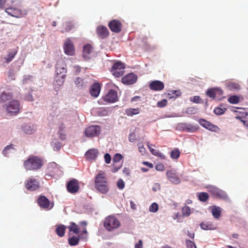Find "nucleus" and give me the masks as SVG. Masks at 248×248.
Segmentation results:
<instances>
[{"instance_id":"obj_1","label":"nucleus","mask_w":248,"mask_h":248,"mask_svg":"<svg viewBox=\"0 0 248 248\" xmlns=\"http://www.w3.org/2000/svg\"><path fill=\"white\" fill-rule=\"evenodd\" d=\"M94 186L100 193L106 194L109 191L108 183L105 173L100 170L94 178Z\"/></svg>"},{"instance_id":"obj_2","label":"nucleus","mask_w":248,"mask_h":248,"mask_svg":"<svg viewBox=\"0 0 248 248\" xmlns=\"http://www.w3.org/2000/svg\"><path fill=\"white\" fill-rule=\"evenodd\" d=\"M67 72L66 63L62 59H59L56 65V79L58 85H62L64 81Z\"/></svg>"},{"instance_id":"obj_3","label":"nucleus","mask_w":248,"mask_h":248,"mask_svg":"<svg viewBox=\"0 0 248 248\" xmlns=\"http://www.w3.org/2000/svg\"><path fill=\"white\" fill-rule=\"evenodd\" d=\"M43 164V161L40 158L32 156L24 161V166L27 170H37L41 168Z\"/></svg>"},{"instance_id":"obj_4","label":"nucleus","mask_w":248,"mask_h":248,"mask_svg":"<svg viewBox=\"0 0 248 248\" xmlns=\"http://www.w3.org/2000/svg\"><path fill=\"white\" fill-rule=\"evenodd\" d=\"M120 226V222L119 220L115 216L112 215L107 217L104 222V227L108 231L117 229Z\"/></svg>"},{"instance_id":"obj_5","label":"nucleus","mask_w":248,"mask_h":248,"mask_svg":"<svg viewBox=\"0 0 248 248\" xmlns=\"http://www.w3.org/2000/svg\"><path fill=\"white\" fill-rule=\"evenodd\" d=\"M5 108L8 113L14 115L19 112L21 106L19 101L13 99L5 105Z\"/></svg>"},{"instance_id":"obj_6","label":"nucleus","mask_w":248,"mask_h":248,"mask_svg":"<svg viewBox=\"0 0 248 248\" xmlns=\"http://www.w3.org/2000/svg\"><path fill=\"white\" fill-rule=\"evenodd\" d=\"M101 129L99 125H92L87 127L84 131L86 137L93 138L97 137L101 133Z\"/></svg>"},{"instance_id":"obj_7","label":"nucleus","mask_w":248,"mask_h":248,"mask_svg":"<svg viewBox=\"0 0 248 248\" xmlns=\"http://www.w3.org/2000/svg\"><path fill=\"white\" fill-rule=\"evenodd\" d=\"M124 69V64L121 62H118L114 64L112 67L111 72L114 77L119 78L123 75Z\"/></svg>"},{"instance_id":"obj_8","label":"nucleus","mask_w":248,"mask_h":248,"mask_svg":"<svg viewBox=\"0 0 248 248\" xmlns=\"http://www.w3.org/2000/svg\"><path fill=\"white\" fill-rule=\"evenodd\" d=\"M24 186L27 190L33 191L39 188L40 183L39 181L34 178L30 177L25 181Z\"/></svg>"},{"instance_id":"obj_9","label":"nucleus","mask_w":248,"mask_h":248,"mask_svg":"<svg viewBox=\"0 0 248 248\" xmlns=\"http://www.w3.org/2000/svg\"><path fill=\"white\" fill-rule=\"evenodd\" d=\"M5 11L9 15L16 18H21L27 14V12L26 10L22 11L19 8L12 7L6 8Z\"/></svg>"},{"instance_id":"obj_10","label":"nucleus","mask_w":248,"mask_h":248,"mask_svg":"<svg viewBox=\"0 0 248 248\" xmlns=\"http://www.w3.org/2000/svg\"><path fill=\"white\" fill-rule=\"evenodd\" d=\"M101 99L107 103H115L118 100L117 93L114 90H110L106 94L102 96Z\"/></svg>"},{"instance_id":"obj_11","label":"nucleus","mask_w":248,"mask_h":248,"mask_svg":"<svg viewBox=\"0 0 248 248\" xmlns=\"http://www.w3.org/2000/svg\"><path fill=\"white\" fill-rule=\"evenodd\" d=\"M247 110L244 108H237L236 109H233V117L237 121L241 123L246 119L248 115Z\"/></svg>"},{"instance_id":"obj_12","label":"nucleus","mask_w":248,"mask_h":248,"mask_svg":"<svg viewBox=\"0 0 248 248\" xmlns=\"http://www.w3.org/2000/svg\"><path fill=\"white\" fill-rule=\"evenodd\" d=\"M37 203L41 208L44 209L50 210L53 206V204L51 203L46 197L42 195L40 196L38 198Z\"/></svg>"},{"instance_id":"obj_13","label":"nucleus","mask_w":248,"mask_h":248,"mask_svg":"<svg viewBox=\"0 0 248 248\" xmlns=\"http://www.w3.org/2000/svg\"><path fill=\"white\" fill-rule=\"evenodd\" d=\"M66 187L67 191L70 193H76L79 189V183L76 179L71 180L67 183Z\"/></svg>"},{"instance_id":"obj_14","label":"nucleus","mask_w":248,"mask_h":248,"mask_svg":"<svg viewBox=\"0 0 248 248\" xmlns=\"http://www.w3.org/2000/svg\"><path fill=\"white\" fill-rule=\"evenodd\" d=\"M210 192L216 198L222 200H226L227 199L228 197L226 193L217 187H212L210 190Z\"/></svg>"},{"instance_id":"obj_15","label":"nucleus","mask_w":248,"mask_h":248,"mask_svg":"<svg viewBox=\"0 0 248 248\" xmlns=\"http://www.w3.org/2000/svg\"><path fill=\"white\" fill-rule=\"evenodd\" d=\"M110 30L114 32L119 33L122 30V24L120 21L118 20H112L108 23Z\"/></svg>"},{"instance_id":"obj_16","label":"nucleus","mask_w":248,"mask_h":248,"mask_svg":"<svg viewBox=\"0 0 248 248\" xmlns=\"http://www.w3.org/2000/svg\"><path fill=\"white\" fill-rule=\"evenodd\" d=\"M63 48L65 53L67 55L72 56L74 54V46L73 43L69 38H68L65 40L63 46Z\"/></svg>"},{"instance_id":"obj_17","label":"nucleus","mask_w":248,"mask_h":248,"mask_svg":"<svg viewBox=\"0 0 248 248\" xmlns=\"http://www.w3.org/2000/svg\"><path fill=\"white\" fill-rule=\"evenodd\" d=\"M178 126L180 129L187 132H194L199 129L198 125L187 123L180 124Z\"/></svg>"},{"instance_id":"obj_18","label":"nucleus","mask_w":248,"mask_h":248,"mask_svg":"<svg viewBox=\"0 0 248 248\" xmlns=\"http://www.w3.org/2000/svg\"><path fill=\"white\" fill-rule=\"evenodd\" d=\"M137 80V76L133 73H129L124 76L122 78V82L124 84L131 85L136 82Z\"/></svg>"},{"instance_id":"obj_19","label":"nucleus","mask_w":248,"mask_h":248,"mask_svg":"<svg viewBox=\"0 0 248 248\" xmlns=\"http://www.w3.org/2000/svg\"><path fill=\"white\" fill-rule=\"evenodd\" d=\"M166 175L168 180L173 184H178L180 182V179L177 175L175 171L174 170H170L167 171Z\"/></svg>"},{"instance_id":"obj_20","label":"nucleus","mask_w":248,"mask_h":248,"mask_svg":"<svg viewBox=\"0 0 248 248\" xmlns=\"http://www.w3.org/2000/svg\"><path fill=\"white\" fill-rule=\"evenodd\" d=\"M199 123L202 127L209 130L217 131L218 129V127L217 126L214 125L205 119H199Z\"/></svg>"},{"instance_id":"obj_21","label":"nucleus","mask_w":248,"mask_h":248,"mask_svg":"<svg viewBox=\"0 0 248 248\" xmlns=\"http://www.w3.org/2000/svg\"><path fill=\"white\" fill-rule=\"evenodd\" d=\"M149 88L151 90L155 91H160L164 89V83L159 80H154L149 84Z\"/></svg>"},{"instance_id":"obj_22","label":"nucleus","mask_w":248,"mask_h":248,"mask_svg":"<svg viewBox=\"0 0 248 248\" xmlns=\"http://www.w3.org/2000/svg\"><path fill=\"white\" fill-rule=\"evenodd\" d=\"M206 95L216 100H220V98L217 96V94H222V91L218 88L209 89L206 91Z\"/></svg>"},{"instance_id":"obj_23","label":"nucleus","mask_w":248,"mask_h":248,"mask_svg":"<svg viewBox=\"0 0 248 248\" xmlns=\"http://www.w3.org/2000/svg\"><path fill=\"white\" fill-rule=\"evenodd\" d=\"M98 36L101 39L107 37L109 35V31L107 28L103 26H100L96 29Z\"/></svg>"},{"instance_id":"obj_24","label":"nucleus","mask_w":248,"mask_h":248,"mask_svg":"<svg viewBox=\"0 0 248 248\" xmlns=\"http://www.w3.org/2000/svg\"><path fill=\"white\" fill-rule=\"evenodd\" d=\"M101 90V86L98 83H93L91 87L90 92L91 95L94 97L98 96Z\"/></svg>"},{"instance_id":"obj_25","label":"nucleus","mask_w":248,"mask_h":248,"mask_svg":"<svg viewBox=\"0 0 248 248\" xmlns=\"http://www.w3.org/2000/svg\"><path fill=\"white\" fill-rule=\"evenodd\" d=\"M93 47L90 44H87L84 46L83 48V57L85 60H88L90 58V55L93 52Z\"/></svg>"},{"instance_id":"obj_26","label":"nucleus","mask_w":248,"mask_h":248,"mask_svg":"<svg viewBox=\"0 0 248 248\" xmlns=\"http://www.w3.org/2000/svg\"><path fill=\"white\" fill-rule=\"evenodd\" d=\"M67 228L69 230V235L71 234V232L75 234H78L79 233V228L75 222H71L70 225L67 227Z\"/></svg>"},{"instance_id":"obj_27","label":"nucleus","mask_w":248,"mask_h":248,"mask_svg":"<svg viewBox=\"0 0 248 248\" xmlns=\"http://www.w3.org/2000/svg\"><path fill=\"white\" fill-rule=\"evenodd\" d=\"M15 151V145L11 144L5 147L2 151V154L4 156H8L10 154L14 153Z\"/></svg>"},{"instance_id":"obj_28","label":"nucleus","mask_w":248,"mask_h":248,"mask_svg":"<svg viewBox=\"0 0 248 248\" xmlns=\"http://www.w3.org/2000/svg\"><path fill=\"white\" fill-rule=\"evenodd\" d=\"M98 155V151L97 149H93L89 150L86 153L87 158L90 160H94L96 159Z\"/></svg>"},{"instance_id":"obj_29","label":"nucleus","mask_w":248,"mask_h":248,"mask_svg":"<svg viewBox=\"0 0 248 248\" xmlns=\"http://www.w3.org/2000/svg\"><path fill=\"white\" fill-rule=\"evenodd\" d=\"M67 228V227L64 225L60 224L57 226L55 232L59 237H62L64 235L65 230Z\"/></svg>"},{"instance_id":"obj_30","label":"nucleus","mask_w":248,"mask_h":248,"mask_svg":"<svg viewBox=\"0 0 248 248\" xmlns=\"http://www.w3.org/2000/svg\"><path fill=\"white\" fill-rule=\"evenodd\" d=\"M13 98V94L11 93L3 92L0 94V103H4L11 100Z\"/></svg>"},{"instance_id":"obj_31","label":"nucleus","mask_w":248,"mask_h":248,"mask_svg":"<svg viewBox=\"0 0 248 248\" xmlns=\"http://www.w3.org/2000/svg\"><path fill=\"white\" fill-rule=\"evenodd\" d=\"M201 228L204 230H215L216 229L215 225L209 222H203L201 223Z\"/></svg>"},{"instance_id":"obj_32","label":"nucleus","mask_w":248,"mask_h":248,"mask_svg":"<svg viewBox=\"0 0 248 248\" xmlns=\"http://www.w3.org/2000/svg\"><path fill=\"white\" fill-rule=\"evenodd\" d=\"M211 210L212 214L215 218L218 219L219 218L221 215V209L220 207L213 206L211 207Z\"/></svg>"},{"instance_id":"obj_33","label":"nucleus","mask_w":248,"mask_h":248,"mask_svg":"<svg viewBox=\"0 0 248 248\" xmlns=\"http://www.w3.org/2000/svg\"><path fill=\"white\" fill-rule=\"evenodd\" d=\"M80 238L79 236H72L68 238L69 244L71 246H77L78 244Z\"/></svg>"},{"instance_id":"obj_34","label":"nucleus","mask_w":248,"mask_h":248,"mask_svg":"<svg viewBox=\"0 0 248 248\" xmlns=\"http://www.w3.org/2000/svg\"><path fill=\"white\" fill-rule=\"evenodd\" d=\"M140 112V109L139 108H129L125 110V114L128 116H133L134 115L139 114Z\"/></svg>"},{"instance_id":"obj_35","label":"nucleus","mask_w":248,"mask_h":248,"mask_svg":"<svg viewBox=\"0 0 248 248\" xmlns=\"http://www.w3.org/2000/svg\"><path fill=\"white\" fill-rule=\"evenodd\" d=\"M17 53L16 50L12 51L8 53L7 56L4 58L5 62L9 63L15 58Z\"/></svg>"},{"instance_id":"obj_36","label":"nucleus","mask_w":248,"mask_h":248,"mask_svg":"<svg viewBox=\"0 0 248 248\" xmlns=\"http://www.w3.org/2000/svg\"><path fill=\"white\" fill-rule=\"evenodd\" d=\"M209 198V195L206 192L198 193V199L201 202H206Z\"/></svg>"},{"instance_id":"obj_37","label":"nucleus","mask_w":248,"mask_h":248,"mask_svg":"<svg viewBox=\"0 0 248 248\" xmlns=\"http://www.w3.org/2000/svg\"><path fill=\"white\" fill-rule=\"evenodd\" d=\"M180 155V152L177 149L172 150L170 152V157L172 159H178Z\"/></svg>"},{"instance_id":"obj_38","label":"nucleus","mask_w":248,"mask_h":248,"mask_svg":"<svg viewBox=\"0 0 248 248\" xmlns=\"http://www.w3.org/2000/svg\"><path fill=\"white\" fill-rule=\"evenodd\" d=\"M151 153L154 155L158 156L161 159H164L165 158V155L162 154L161 152H160L158 150L153 149L152 150H151Z\"/></svg>"},{"instance_id":"obj_39","label":"nucleus","mask_w":248,"mask_h":248,"mask_svg":"<svg viewBox=\"0 0 248 248\" xmlns=\"http://www.w3.org/2000/svg\"><path fill=\"white\" fill-rule=\"evenodd\" d=\"M123 163H116L113 162V168L111 171L113 173H115L118 171L122 167Z\"/></svg>"},{"instance_id":"obj_40","label":"nucleus","mask_w":248,"mask_h":248,"mask_svg":"<svg viewBox=\"0 0 248 248\" xmlns=\"http://www.w3.org/2000/svg\"><path fill=\"white\" fill-rule=\"evenodd\" d=\"M123 158V156L120 154H116L113 157V162L116 163H123L121 162V160Z\"/></svg>"},{"instance_id":"obj_41","label":"nucleus","mask_w":248,"mask_h":248,"mask_svg":"<svg viewBox=\"0 0 248 248\" xmlns=\"http://www.w3.org/2000/svg\"><path fill=\"white\" fill-rule=\"evenodd\" d=\"M74 27V25L71 22H67L64 24V30L62 32H69Z\"/></svg>"},{"instance_id":"obj_42","label":"nucleus","mask_w":248,"mask_h":248,"mask_svg":"<svg viewBox=\"0 0 248 248\" xmlns=\"http://www.w3.org/2000/svg\"><path fill=\"white\" fill-rule=\"evenodd\" d=\"M226 108L217 107V108H216L214 109V112L216 114L221 115L224 113V112L226 111Z\"/></svg>"},{"instance_id":"obj_43","label":"nucleus","mask_w":248,"mask_h":248,"mask_svg":"<svg viewBox=\"0 0 248 248\" xmlns=\"http://www.w3.org/2000/svg\"><path fill=\"white\" fill-rule=\"evenodd\" d=\"M182 212L183 215L188 216L190 214V209L188 206H184L182 209Z\"/></svg>"},{"instance_id":"obj_44","label":"nucleus","mask_w":248,"mask_h":248,"mask_svg":"<svg viewBox=\"0 0 248 248\" xmlns=\"http://www.w3.org/2000/svg\"><path fill=\"white\" fill-rule=\"evenodd\" d=\"M158 209V206L156 203H153L149 207V211L153 213L157 212Z\"/></svg>"},{"instance_id":"obj_45","label":"nucleus","mask_w":248,"mask_h":248,"mask_svg":"<svg viewBox=\"0 0 248 248\" xmlns=\"http://www.w3.org/2000/svg\"><path fill=\"white\" fill-rule=\"evenodd\" d=\"M167 105V100L166 99H163L160 101H158L157 103V106L158 108H163Z\"/></svg>"},{"instance_id":"obj_46","label":"nucleus","mask_w":248,"mask_h":248,"mask_svg":"<svg viewBox=\"0 0 248 248\" xmlns=\"http://www.w3.org/2000/svg\"><path fill=\"white\" fill-rule=\"evenodd\" d=\"M58 135L59 138L61 140H64L66 139V134L64 130H58Z\"/></svg>"},{"instance_id":"obj_47","label":"nucleus","mask_w":248,"mask_h":248,"mask_svg":"<svg viewBox=\"0 0 248 248\" xmlns=\"http://www.w3.org/2000/svg\"><path fill=\"white\" fill-rule=\"evenodd\" d=\"M136 136L134 132H131L128 136L129 141L130 142H134L136 140Z\"/></svg>"},{"instance_id":"obj_48","label":"nucleus","mask_w":248,"mask_h":248,"mask_svg":"<svg viewBox=\"0 0 248 248\" xmlns=\"http://www.w3.org/2000/svg\"><path fill=\"white\" fill-rule=\"evenodd\" d=\"M117 186L120 189H122L124 187V183L122 179H119L117 183Z\"/></svg>"},{"instance_id":"obj_49","label":"nucleus","mask_w":248,"mask_h":248,"mask_svg":"<svg viewBox=\"0 0 248 248\" xmlns=\"http://www.w3.org/2000/svg\"><path fill=\"white\" fill-rule=\"evenodd\" d=\"M186 244L187 248H196L195 243L192 241L186 240Z\"/></svg>"},{"instance_id":"obj_50","label":"nucleus","mask_w":248,"mask_h":248,"mask_svg":"<svg viewBox=\"0 0 248 248\" xmlns=\"http://www.w3.org/2000/svg\"><path fill=\"white\" fill-rule=\"evenodd\" d=\"M138 146L139 147V151L140 153H141L142 155L145 153V149L144 147V146L142 143H139L138 144Z\"/></svg>"},{"instance_id":"obj_51","label":"nucleus","mask_w":248,"mask_h":248,"mask_svg":"<svg viewBox=\"0 0 248 248\" xmlns=\"http://www.w3.org/2000/svg\"><path fill=\"white\" fill-rule=\"evenodd\" d=\"M104 158H105V162L107 164H109L110 163L111 158L110 155L109 154H108V153L104 155Z\"/></svg>"},{"instance_id":"obj_52","label":"nucleus","mask_w":248,"mask_h":248,"mask_svg":"<svg viewBox=\"0 0 248 248\" xmlns=\"http://www.w3.org/2000/svg\"><path fill=\"white\" fill-rule=\"evenodd\" d=\"M155 169L158 171H163L165 170V167L162 164L160 163L155 166Z\"/></svg>"},{"instance_id":"obj_53","label":"nucleus","mask_w":248,"mask_h":248,"mask_svg":"<svg viewBox=\"0 0 248 248\" xmlns=\"http://www.w3.org/2000/svg\"><path fill=\"white\" fill-rule=\"evenodd\" d=\"M24 99L28 101H33V97L31 93H28L24 97Z\"/></svg>"},{"instance_id":"obj_54","label":"nucleus","mask_w":248,"mask_h":248,"mask_svg":"<svg viewBox=\"0 0 248 248\" xmlns=\"http://www.w3.org/2000/svg\"><path fill=\"white\" fill-rule=\"evenodd\" d=\"M240 99L243 100V97L233 95V104L238 103L240 101Z\"/></svg>"},{"instance_id":"obj_55","label":"nucleus","mask_w":248,"mask_h":248,"mask_svg":"<svg viewBox=\"0 0 248 248\" xmlns=\"http://www.w3.org/2000/svg\"><path fill=\"white\" fill-rule=\"evenodd\" d=\"M62 147V144L60 142H57L55 143V145L54 146V150L56 151H58Z\"/></svg>"},{"instance_id":"obj_56","label":"nucleus","mask_w":248,"mask_h":248,"mask_svg":"<svg viewBox=\"0 0 248 248\" xmlns=\"http://www.w3.org/2000/svg\"><path fill=\"white\" fill-rule=\"evenodd\" d=\"M201 98L199 96H194L192 99H191L193 102L199 103L201 100Z\"/></svg>"},{"instance_id":"obj_57","label":"nucleus","mask_w":248,"mask_h":248,"mask_svg":"<svg viewBox=\"0 0 248 248\" xmlns=\"http://www.w3.org/2000/svg\"><path fill=\"white\" fill-rule=\"evenodd\" d=\"M135 248H142V241L140 240L135 245Z\"/></svg>"},{"instance_id":"obj_58","label":"nucleus","mask_w":248,"mask_h":248,"mask_svg":"<svg viewBox=\"0 0 248 248\" xmlns=\"http://www.w3.org/2000/svg\"><path fill=\"white\" fill-rule=\"evenodd\" d=\"M74 68L76 74H78L81 71V67L78 65L75 66Z\"/></svg>"},{"instance_id":"obj_59","label":"nucleus","mask_w":248,"mask_h":248,"mask_svg":"<svg viewBox=\"0 0 248 248\" xmlns=\"http://www.w3.org/2000/svg\"><path fill=\"white\" fill-rule=\"evenodd\" d=\"M123 172L127 176H129L130 175V170L127 168H124Z\"/></svg>"},{"instance_id":"obj_60","label":"nucleus","mask_w":248,"mask_h":248,"mask_svg":"<svg viewBox=\"0 0 248 248\" xmlns=\"http://www.w3.org/2000/svg\"><path fill=\"white\" fill-rule=\"evenodd\" d=\"M31 78V76H28L26 77H25L22 80L23 84H26L27 83V81L29 80H30Z\"/></svg>"},{"instance_id":"obj_61","label":"nucleus","mask_w":248,"mask_h":248,"mask_svg":"<svg viewBox=\"0 0 248 248\" xmlns=\"http://www.w3.org/2000/svg\"><path fill=\"white\" fill-rule=\"evenodd\" d=\"M143 164L145 165V166L148 167L150 168H153V164L149 163L148 162L144 161L143 162Z\"/></svg>"},{"instance_id":"obj_62","label":"nucleus","mask_w":248,"mask_h":248,"mask_svg":"<svg viewBox=\"0 0 248 248\" xmlns=\"http://www.w3.org/2000/svg\"><path fill=\"white\" fill-rule=\"evenodd\" d=\"M65 126L63 123H62L59 126V130H64Z\"/></svg>"},{"instance_id":"obj_63","label":"nucleus","mask_w":248,"mask_h":248,"mask_svg":"<svg viewBox=\"0 0 248 248\" xmlns=\"http://www.w3.org/2000/svg\"><path fill=\"white\" fill-rule=\"evenodd\" d=\"M173 94L175 95V98L180 95L181 93L179 91H173L172 92Z\"/></svg>"},{"instance_id":"obj_64","label":"nucleus","mask_w":248,"mask_h":248,"mask_svg":"<svg viewBox=\"0 0 248 248\" xmlns=\"http://www.w3.org/2000/svg\"><path fill=\"white\" fill-rule=\"evenodd\" d=\"M5 3V0H0V8L3 9Z\"/></svg>"}]
</instances>
